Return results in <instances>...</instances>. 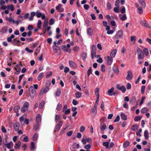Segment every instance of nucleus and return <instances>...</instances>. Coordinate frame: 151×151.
Returning <instances> with one entry per match:
<instances>
[{"mask_svg": "<svg viewBox=\"0 0 151 151\" xmlns=\"http://www.w3.org/2000/svg\"><path fill=\"white\" fill-rule=\"evenodd\" d=\"M62 108V104L60 103H58L56 108V109L58 111H59Z\"/></svg>", "mask_w": 151, "mask_h": 151, "instance_id": "46", "label": "nucleus"}, {"mask_svg": "<svg viewBox=\"0 0 151 151\" xmlns=\"http://www.w3.org/2000/svg\"><path fill=\"white\" fill-rule=\"evenodd\" d=\"M36 121L37 123L39 124L41 121V117L40 114L37 115L36 117Z\"/></svg>", "mask_w": 151, "mask_h": 151, "instance_id": "12", "label": "nucleus"}, {"mask_svg": "<svg viewBox=\"0 0 151 151\" xmlns=\"http://www.w3.org/2000/svg\"><path fill=\"white\" fill-rule=\"evenodd\" d=\"M135 5L136 7L137 8L139 13L140 14H142L143 12L142 8L141 7H139L138 4L137 3L135 4Z\"/></svg>", "mask_w": 151, "mask_h": 151, "instance_id": "11", "label": "nucleus"}, {"mask_svg": "<svg viewBox=\"0 0 151 151\" xmlns=\"http://www.w3.org/2000/svg\"><path fill=\"white\" fill-rule=\"evenodd\" d=\"M91 58L92 59L93 58L96 57V52L95 51L91 50Z\"/></svg>", "mask_w": 151, "mask_h": 151, "instance_id": "25", "label": "nucleus"}, {"mask_svg": "<svg viewBox=\"0 0 151 151\" xmlns=\"http://www.w3.org/2000/svg\"><path fill=\"white\" fill-rule=\"evenodd\" d=\"M142 129H140L138 131L136 132V134L137 135L139 136V137L141 136L140 133L142 132Z\"/></svg>", "mask_w": 151, "mask_h": 151, "instance_id": "56", "label": "nucleus"}, {"mask_svg": "<svg viewBox=\"0 0 151 151\" xmlns=\"http://www.w3.org/2000/svg\"><path fill=\"white\" fill-rule=\"evenodd\" d=\"M14 35H12L10 37H9L7 38V40L9 42H11L12 41V39L14 37Z\"/></svg>", "mask_w": 151, "mask_h": 151, "instance_id": "30", "label": "nucleus"}, {"mask_svg": "<svg viewBox=\"0 0 151 151\" xmlns=\"http://www.w3.org/2000/svg\"><path fill=\"white\" fill-rule=\"evenodd\" d=\"M113 58L110 56H107V62L108 65H110L113 62Z\"/></svg>", "mask_w": 151, "mask_h": 151, "instance_id": "10", "label": "nucleus"}, {"mask_svg": "<svg viewBox=\"0 0 151 151\" xmlns=\"http://www.w3.org/2000/svg\"><path fill=\"white\" fill-rule=\"evenodd\" d=\"M1 130L4 133H6V129L3 126H1Z\"/></svg>", "mask_w": 151, "mask_h": 151, "instance_id": "61", "label": "nucleus"}, {"mask_svg": "<svg viewBox=\"0 0 151 151\" xmlns=\"http://www.w3.org/2000/svg\"><path fill=\"white\" fill-rule=\"evenodd\" d=\"M139 3L144 7H145V3L144 1V0H138Z\"/></svg>", "mask_w": 151, "mask_h": 151, "instance_id": "45", "label": "nucleus"}, {"mask_svg": "<svg viewBox=\"0 0 151 151\" xmlns=\"http://www.w3.org/2000/svg\"><path fill=\"white\" fill-rule=\"evenodd\" d=\"M18 18L19 20L20 21H21L23 20L24 19V17H23V16L22 15H19L18 16Z\"/></svg>", "mask_w": 151, "mask_h": 151, "instance_id": "58", "label": "nucleus"}, {"mask_svg": "<svg viewBox=\"0 0 151 151\" xmlns=\"http://www.w3.org/2000/svg\"><path fill=\"white\" fill-rule=\"evenodd\" d=\"M144 55L142 52L141 54L139 55L138 56V60H139L140 59H143L144 58Z\"/></svg>", "mask_w": 151, "mask_h": 151, "instance_id": "54", "label": "nucleus"}, {"mask_svg": "<svg viewBox=\"0 0 151 151\" xmlns=\"http://www.w3.org/2000/svg\"><path fill=\"white\" fill-rule=\"evenodd\" d=\"M31 16L28 18V20L29 21H32L34 19L33 17L35 15L36 13L34 12H32L30 13Z\"/></svg>", "mask_w": 151, "mask_h": 151, "instance_id": "17", "label": "nucleus"}, {"mask_svg": "<svg viewBox=\"0 0 151 151\" xmlns=\"http://www.w3.org/2000/svg\"><path fill=\"white\" fill-rule=\"evenodd\" d=\"M117 52L116 50L114 49L113 50L110 54V57L114 58Z\"/></svg>", "mask_w": 151, "mask_h": 151, "instance_id": "14", "label": "nucleus"}, {"mask_svg": "<svg viewBox=\"0 0 151 151\" xmlns=\"http://www.w3.org/2000/svg\"><path fill=\"white\" fill-rule=\"evenodd\" d=\"M140 23L143 26L148 28H150V27L149 26L148 23L144 21L141 20L140 21Z\"/></svg>", "mask_w": 151, "mask_h": 151, "instance_id": "9", "label": "nucleus"}, {"mask_svg": "<svg viewBox=\"0 0 151 151\" xmlns=\"http://www.w3.org/2000/svg\"><path fill=\"white\" fill-rule=\"evenodd\" d=\"M144 136L145 139H148L149 138V134L148 131L147 130H145L144 132Z\"/></svg>", "mask_w": 151, "mask_h": 151, "instance_id": "22", "label": "nucleus"}, {"mask_svg": "<svg viewBox=\"0 0 151 151\" xmlns=\"http://www.w3.org/2000/svg\"><path fill=\"white\" fill-rule=\"evenodd\" d=\"M142 50L139 47H137V52L135 53H137L138 55L139 56L142 54Z\"/></svg>", "mask_w": 151, "mask_h": 151, "instance_id": "24", "label": "nucleus"}, {"mask_svg": "<svg viewBox=\"0 0 151 151\" xmlns=\"http://www.w3.org/2000/svg\"><path fill=\"white\" fill-rule=\"evenodd\" d=\"M84 148L87 150H89L91 148V146L90 144H88L84 146Z\"/></svg>", "mask_w": 151, "mask_h": 151, "instance_id": "62", "label": "nucleus"}, {"mask_svg": "<svg viewBox=\"0 0 151 151\" xmlns=\"http://www.w3.org/2000/svg\"><path fill=\"white\" fill-rule=\"evenodd\" d=\"M6 20L9 21V22H12L13 23V22H14V19H13L11 17H7L6 18Z\"/></svg>", "mask_w": 151, "mask_h": 151, "instance_id": "40", "label": "nucleus"}, {"mask_svg": "<svg viewBox=\"0 0 151 151\" xmlns=\"http://www.w3.org/2000/svg\"><path fill=\"white\" fill-rule=\"evenodd\" d=\"M121 117V118L123 119L124 120H126L127 119V116L125 115L123 113H121L120 115Z\"/></svg>", "mask_w": 151, "mask_h": 151, "instance_id": "41", "label": "nucleus"}, {"mask_svg": "<svg viewBox=\"0 0 151 151\" xmlns=\"http://www.w3.org/2000/svg\"><path fill=\"white\" fill-rule=\"evenodd\" d=\"M99 88H96L95 90V94L96 96H97V101L99 100Z\"/></svg>", "mask_w": 151, "mask_h": 151, "instance_id": "16", "label": "nucleus"}, {"mask_svg": "<svg viewBox=\"0 0 151 151\" xmlns=\"http://www.w3.org/2000/svg\"><path fill=\"white\" fill-rule=\"evenodd\" d=\"M59 49V47L57 46H53V50L55 53H57L58 50Z\"/></svg>", "mask_w": 151, "mask_h": 151, "instance_id": "32", "label": "nucleus"}, {"mask_svg": "<svg viewBox=\"0 0 151 151\" xmlns=\"http://www.w3.org/2000/svg\"><path fill=\"white\" fill-rule=\"evenodd\" d=\"M136 37L135 36H132L131 37V41H133L134 42H135Z\"/></svg>", "mask_w": 151, "mask_h": 151, "instance_id": "63", "label": "nucleus"}, {"mask_svg": "<svg viewBox=\"0 0 151 151\" xmlns=\"http://www.w3.org/2000/svg\"><path fill=\"white\" fill-rule=\"evenodd\" d=\"M19 40H17L16 39H14L13 40V41H12V43L13 45H19Z\"/></svg>", "mask_w": 151, "mask_h": 151, "instance_id": "19", "label": "nucleus"}, {"mask_svg": "<svg viewBox=\"0 0 151 151\" xmlns=\"http://www.w3.org/2000/svg\"><path fill=\"white\" fill-rule=\"evenodd\" d=\"M44 76V73H41L39 74L37 77L38 81L40 80Z\"/></svg>", "mask_w": 151, "mask_h": 151, "instance_id": "26", "label": "nucleus"}, {"mask_svg": "<svg viewBox=\"0 0 151 151\" xmlns=\"http://www.w3.org/2000/svg\"><path fill=\"white\" fill-rule=\"evenodd\" d=\"M21 144V142L19 141L16 143L14 146V148L16 149H19V148Z\"/></svg>", "mask_w": 151, "mask_h": 151, "instance_id": "29", "label": "nucleus"}, {"mask_svg": "<svg viewBox=\"0 0 151 151\" xmlns=\"http://www.w3.org/2000/svg\"><path fill=\"white\" fill-rule=\"evenodd\" d=\"M127 16L126 14H124L120 18V19L122 21H124L127 19Z\"/></svg>", "mask_w": 151, "mask_h": 151, "instance_id": "59", "label": "nucleus"}, {"mask_svg": "<svg viewBox=\"0 0 151 151\" xmlns=\"http://www.w3.org/2000/svg\"><path fill=\"white\" fill-rule=\"evenodd\" d=\"M63 122L61 121H59L55 127L54 131L55 132H58L59 131L60 128L63 125Z\"/></svg>", "mask_w": 151, "mask_h": 151, "instance_id": "4", "label": "nucleus"}, {"mask_svg": "<svg viewBox=\"0 0 151 151\" xmlns=\"http://www.w3.org/2000/svg\"><path fill=\"white\" fill-rule=\"evenodd\" d=\"M113 70L114 72L115 73L118 74L119 72V68L118 67H116V68H114L113 67Z\"/></svg>", "mask_w": 151, "mask_h": 151, "instance_id": "33", "label": "nucleus"}, {"mask_svg": "<svg viewBox=\"0 0 151 151\" xmlns=\"http://www.w3.org/2000/svg\"><path fill=\"white\" fill-rule=\"evenodd\" d=\"M70 45L68 44L66 46H65V45H62L61 46V48L63 51L70 53L71 52V50L70 49Z\"/></svg>", "mask_w": 151, "mask_h": 151, "instance_id": "3", "label": "nucleus"}, {"mask_svg": "<svg viewBox=\"0 0 151 151\" xmlns=\"http://www.w3.org/2000/svg\"><path fill=\"white\" fill-rule=\"evenodd\" d=\"M30 148L31 150H33L35 149V147L34 142H31Z\"/></svg>", "mask_w": 151, "mask_h": 151, "instance_id": "38", "label": "nucleus"}, {"mask_svg": "<svg viewBox=\"0 0 151 151\" xmlns=\"http://www.w3.org/2000/svg\"><path fill=\"white\" fill-rule=\"evenodd\" d=\"M60 116L58 114H56L55 117V121L56 122L58 121L60 119Z\"/></svg>", "mask_w": 151, "mask_h": 151, "instance_id": "50", "label": "nucleus"}, {"mask_svg": "<svg viewBox=\"0 0 151 151\" xmlns=\"http://www.w3.org/2000/svg\"><path fill=\"white\" fill-rule=\"evenodd\" d=\"M143 52L144 54L147 56L149 54V51L148 49L147 48H144L143 50Z\"/></svg>", "mask_w": 151, "mask_h": 151, "instance_id": "42", "label": "nucleus"}, {"mask_svg": "<svg viewBox=\"0 0 151 151\" xmlns=\"http://www.w3.org/2000/svg\"><path fill=\"white\" fill-rule=\"evenodd\" d=\"M69 63L70 66L73 68H76L77 67V65L73 61L70 60L69 61Z\"/></svg>", "mask_w": 151, "mask_h": 151, "instance_id": "7", "label": "nucleus"}, {"mask_svg": "<svg viewBox=\"0 0 151 151\" xmlns=\"http://www.w3.org/2000/svg\"><path fill=\"white\" fill-rule=\"evenodd\" d=\"M130 144V143L129 142L127 141L125 142L123 145V147L124 148H126L128 147Z\"/></svg>", "mask_w": 151, "mask_h": 151, "instance_id": "31", "label": "nucleus"}, {"mask_svg": "<svg viewBox=\"0 0 151 151\" xmlns=\"http://www.w3.org/2000/svg\"><path fill=\"white\" fill-rule=\"evenodd\" d=\"M29 104L27 102H25L24 103L23 106L21 108V111L22 112H24L28 110L29 106Z\"/></svg>", "mask_w": 151, "mask_h": 151, "instance_id": "2", "label": "nucleus"}, {"mask_svg": "<svg viewBox=\"0 0 151 151\" xmlns=\"http://www.w3.org/2000/svg\"><path fill=\"white\" fill-rule=\"evenodd\" d=\"M45 102L44 100H42L39 105V107L40 109H42L44 107Z\"/></svg>", "mask_w": 151, "mask_h": 151, "instance_id": "21", "label": "nucleus"}, {"mask_svg": "<svg viewBox=\"0 0 151 151\" xmlns=\"http://www.w3.org/2000/svg\"><path fill=\"white\" fill-rule=\"evenodd\" d=\"M29 94L30 97L32 98H34L36 95V91L32 86H30L29 88Z\"/></svg>", "mask_w": 151, "mask_h": 151, "instance_id": "1", "label": "nucleus"}, {"mask_svg": "<svg viewBox=\"0 0 151 151\" xmlns=\"http://www.w3.org/2000/svg\"><path fill=\"white\" fill-rule=\"evenodd\" d=\"M52 71H50L47 72L46 73V78H49L52 75Z\"/></svg>", "mask_w": 151, "mask_h": 151, "instance_id": "35", "label": "nucleus"}, {"mask_svg": "<svg viewBox=\"0 0 151 151\" xmlns=\"http://www.w3.org/2000/svg\"><path fill=\"white\" fill-rule=\"evenodd\" d=\"M96 106H94V108L92 109L90 111V114L91 116L94 117L96 115L97 112Z\"/></svg>", "mask_w": 151, "mask_h": 151, "instance_id": "5", "label": "nucleus"}, {"mask_svg": "<svg viewBox=\"0 0 151 151\" xmlns=\"http://www.w3.org/2000/svg\"><path fill=\"white\" fill-rule=\"evenodd\" d=\"M42 14L41 13L39 12L38 11H37L36 12V16L38 18L40 17L42 15Z\"/></svg>", "mask_w": 151, "mask_h": 151, "instance_id": "48", "label": "nucleus"}, {"mask_svg": "<svg viewBox=\"0 0 151 151\" xmlns=\"http://www.w3.org/2000/svg\"><path fill=\"white\" fill-rule=\"evenodd\" d=\"M7 28L6 27H4L1 29V32L3 33H5L7 31Z\"/></svg>", "mask_w": 151, "mask_h": 151, "instance_id": "36", "label": "nucleus"}, {"mask_svg": "<svg viewBox=\"0 0 151 151\" xmlns=\"http://www.w3.org/2000/svg\"><path fill=\"white\" fill-rule=\"evenodd\" d=\"M7 9H10L11 11H12L14 9V7L13 5L9 4L7 6Z\"/></svg>", "mask_w": 151, "mask_h": 151, "instance_id": "23", "label": "nucleus"}, {"mask_svg": "<svg viewBox=\"0 0 151 151\" xmlns=\"http://www.w3.org/2000/svg\"><path fill=\"white\" fill-rule=\"evenodd\" d=\"M139 127L138 125L135 124L132 126L131 129L132 131H135Z\"/></svg>", "mask_w": 151, "mask_h": 151, "instance_id": "20", "label": "nucleus"}, {"mask_svg": "<svg viewBox=\"0 0 151 151\" xmlns=\"http://www.w3.org/2000/svg\"><path fill=\"white\" fill-rule=\"evenodd\" d=\"M55 23V21L53 18H51L49 20V24L53 25Z\"/></svg>", "mask_w": 151, "mask_h": 151, "instance_id": "51", "label": "nucleus"}, {"mask_svg": "<svg viewBox=\"0 0 151 151\" xmlns=\"http://www.w3.org/2000/svg\"><path fill=\"white\" fill-rule=\"evenodd\" d=\"M148 111V110L147 108L144 107L141 109V112L142 113H145L147 112Z\"/></svg>", "mask_w": 151, "mask_h": 151, "instance_id": "27", "label": "nucleus"}, {"mask_svg": "<svg viewBox=\"0 0 151 151\" xmlns=\"http://www.w3.org/2000/svg\"><path fill=\"white\" fill-rule=\"evenodd\" d=\"M87 32L88 35L91 36L93 33V30L90 28H89L87 30Z\"/></svg>", "mask_w": 151, "mask_h": 151, "instance_id": "18", "label": "nucleus"}, {"mask_svg": "<svg viewBox=\"0 0 151 151\" xmlns=\"http://www.w3.org/2000/svg\"><path fill=\"white\" fill-rule=\"evenodd\" d=\"M0 7V9L1 10H5L7 8V6L4 5H1Z\"/></svg>", "mask_w": 151, "mask_h": 151, "instance_id": "64", "label": "nucleus"}, {"mask_svg": "<svg viewBox=\"0 0 151 151\" xmlns=\"http://www.w3.org/2000/svg\"><path fill=\"white\" fill-rule=\"evenodd\" d=\"M42 23L41 21L40 20H39L38 21L37 24V26L40 29Z\"/></svg>", "mask_w": 151, "mask_h": 151, "instance_id": "55", "label": "nucleus"}, {"mask_svg": "<svg viewBox=\"0 0 151 151\" xmlns=\"http://www.w3.org/2000/svg\"><path fill=\"white\" fill-rule=\"evenodd\" d=\"M38 138V135L37 134L35 133L33 137V139L34 141H36Z\"/></svg>", "mask_w": 151, "mask_h": 151, "instance_id": "60", "label": "nucleus"}, {"mask_svg": "<svg viewBox=\"0 0 151 151\" xmlns=\"http://www.w3.org/2000/svg\"><path fill=\"white\" fill-rule=\"evenodd\" d=\"M123 35V32L121 30H120L117 32L116 36L117 38H121Z\"/></svg>", "mask_w": 151, "mask_h": 151, "instance_id": "6", "label": "nucleus"}, {"mask_svg": "<svg viewBox=\"0 0 151 151\" xmlns=\"http://www.w3.org/2000/svg\"><path fill=\"white\" fill-rule=\"evenodd\" d=\"M142 118V116H137L135 117L134 119L135 121H138L141 120Z\"/></svg>", "mask_w": 151, "mask_h": 151, "instance_id": "52", "label": "nucleus"}, {"mask_svg": "<svg viewBox=\"0 0 151 151\" xmlns=\"http://www.w3.org/2000/svg\"><path fill=\"white\" fill-rule=\"evenodd\" d=\"M39 126L40 124L37 123L34 126V129L35 131L38 130L39 128Z\"/></svg>", "mask_w": 151, "mask_h": 151, "instance_id": "43", "label": "nucleus"}, {"mask_svg": "<svg viewBox=\"0 0 151 151\" xmlns=\"http://www.w3.org/2000/svg\"><path fill=\"white\" fill-rule=\"evenodd\" d=\"M48 22V20L47 19H45L44 21V23L43 25V27L44 28H46L47 25V24Z\"/></svg>", "mask_w": 151, "mask_h": 151, "instance_id": "53", "label": "nucleus"}, {"mask_svg": "<svg viewBox=\"0 0 151 151\" xmlns=\"http://www.w3.org/2000/svg\"><path fill=\"white\" fill-rule=\"evenodd\" d=\"M127 75L126 77V79L128 80L132 79V78L133 76L131 71H128L127 72Z\"/></svg>", "mask_w": 151, "mask_h": 151, "instance_id": "8", "label": "nucleus"}, {"mask_svg": "<svg viewBox=\"0 0 151 151\" xmlns=\"http://www.w3.org/2000/svg\"><path fill=\"white\" fill-rule=\"evenodd\" d=\"M114 90V88L113 87H112L106 92L107 94L109 96H112V93H113Z\"/></svg>", "mask_w": 151, "mask_h": 151, "instance_id": "15", "label": "nucleus"}, {"mask_svg": "<svg viewBox=\"0 0 151 151\" xmlns=\"http://www.w3.org/2000/svg\"><path fill=\"white\" fill-rule=\"evenodd\" d=\"M101 70L103 73L106 71V66L104 65H102L100 68Z\"/></svg>", "mask_w": 151, "mask_h": 151, "instance_id": "28", "label": "nucleus"}, {"mask_svg": "<svg viewBox=\"0 0 151 151\" xmlns=\"http://www.w3.org/2000/svg\"><path fill=\"white\" fill-rule=\"evenodd\" d=\"M14 127L15 129V130H17L19 129V125L18 123L15 124L14 125Z\"/></svg>", "mask_w": 151, "mask_h": 151, "instance_id": "39", "label": "nucleus"}, {"mask_svg": "<svg viewBox=\"0 0 151 151\" xmlns=\"http://www.w3.org/2000/svg\"><path fill=\"white\" fill-rule=\"evenodd\" d=\"M61 92L60 90L59 89H58L55 93V96L58 97L60 96L61 94Z\"/></svg>", "mask_w": 151, "mask_h": 151, "instance_id": "37", "label": "nucleus"}, {"mask_svg": "<svg viewBox=\"0 0 151 151\" xmlns=\"http://www.w3.org/2000/svg\"><path fill=\"white\" fill-rule=\"evenodd\" d=\"M109 142H103V145L106 147V148L107 149L109 148Z\"/></svg>", "mask_w": 151, "mask_h": 151, "instance_id": "47", "label": "nucleus"}, {"mask_svg": "<svg viewBox=\"0 0 151 151\" xmlns=\"http://www.w3.org/2000/svg\"><path fill=\"white\" fill-rule=\"evenodd\" d=\"M119 90L121 91L123 93H124L126 91V88L124 86H121Z\"/></svg>", "mask_w": 151, "mask_h": 151, "instance_id": "49", "label": "nucleus"}, {"mask_svg": "<svg viewBox=\"0 0 151 151\" xmlns=\"http://www.w3.org/2000/svg\"><path fill=\"white\" fill-rule=\"evenodd\" d=\"M82 94V93L79 92H76L75 94L76 97L77 98H80Z\"/></svg>", "mask_w": 151, "mask_h": 151, "instance_id": "34", "label": "nucleus"}, {"mask_svg": "<svg viewBox=\"0 0 151 151\" xmlns=\"http://www.w3.org/2000/svg\"><path fill=\"white\" fill-rule=\"evenodd\" d=\"M92 73V68L91 67H90L87 71V74L88 76H89L90 74H91Z\"/></svg>", "mask_w": 151, "mask_h": 151, "instance_id": "57", "label": "nucleus"}, {"mask_svg": "<svg viewBox=\"0 0 151 151\" xmlns=\"http://www.w3.org/2000/svg\"><path fill=\"white\" fill-rule=\"evenodd\" d=\"M20 109V108L19 106H15L14 108V111L16 112L17 113L19 111V110Z\"/></svg>", "mask_w": 151, "mask_h": 151, "instance_id": "44", "label": "nucleus"}, {"mask_svg": "<svg viewBox=\"0 0 151 151\" xmlns=\"http://www.w3.org/2000/svg\"><path fill=\"white\" fill-rule=\"evenodd\" d=\"M100 127V130L103 131H104L106 128V124L104 123L101 124Z\"/></svg>", "mask_w": 151, "mask_h": 151, "instance_id": "13", "label": "nucleus"}]
</instances>
